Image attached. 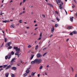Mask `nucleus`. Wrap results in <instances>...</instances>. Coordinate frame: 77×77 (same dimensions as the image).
Masks as SVG:
<instances>
[{
  "label": "nucleus",
  "instance_id": "obj_1",
  "mask_svg": "<svg viewBox=\"0 0 77 77\" xmlns=\"http://www.w3.org/2000/svg\"><path fill=\"white\" fill-rule=\"evenodd\" d=\"M35 60L36 63L38 64H39L42 62V60L41 59H35Z\"/></svg>",
  "mask_w": 77,
  "mask_h": 77
},
{
  "label": "nucleus",
  "instance_id": "obj_2",
  "mask_svg": "<svg viewBox=\"0 0 77 77\" xmlns=\"http://www.w3.org/2000/svg\"><path fill=\"white\" fill-rule=\"evenodd\" d=\"M11 57V54H8V56H6L5 57V59H7L8 58V59H9Z\"/></svg>",
  "mask_w": 77,
  "mask_h": 77
},
{
  "label": "nucleus",
  "instance_id": "obj_3",
  "mask_svg": "<svg viewBox=\"0 0 77 77\" xmlns=\"http://www.w3.org/2000/svg\"><path fill=\"white\" fill-rule=\"evenodd\" d=\"M11 44H12V42H9L6 44L5 47H8L9 46H10V45H11Z\"/></svg>",
  "mask_w": 77,
  "mask_h": 77
},
{
  "label": "nucleus",
  "instance_id": "obj_4",
  "mask_svg": "<svg viewBox=\"0 0 77 77\" xmlns=\"http://www.w3.org/2000/svg\"><path fill=\"white\" fill-rule=\"evenodd\" d=\"M14 48L15 50L16 51H20V49L18 48V47H14Z\"/></svg>",
  "mask_w": 77,
  "mask_h": 77
},
{
  "label": "nucleus",
  "instance_id": "obj_5",
  "mask_svg": "<svg viewBox=\"0 0 77 77\" xmlns=\"http://www.w3.org/2000/svg\"><path fill=\"white\" fill-rule=\"evenodd\" d=\"M58 2L57 0H56V2L58 5H60V2H61V0H58Z\"/></svg>",
  "mask_w": 77,
  "mask_h": 77
},
{
  "label": "nucleus",
  "instance_id": "obj_6",
  "mask_svg": "<svg viewBox=\"0 0 77 77\" xmlns=\"http://www.w3.org/2000/svg\"><path fill=\"white\" fill-rule=\"evenodd\" d=\"M37 57L39 58L41 57H42V55L41 54L38 53L37 54Z\"/></svg>",
  "mask_w": 77,
  "mask_h": 77
},
{
  "label": "nucleus",
  "instance_id": "obj_7",
  "mask_svg": "<svg viewBox=\"0 0 77 77\" xmlns=\"http://www.w3.org/2000/svg\"><path fill=\"white\" fill-rule=\"evenodd\" d=\"M29 69L30 68L27 69V70L26 71V72L27 74H29V73L30 72V70H29Z\"/></svg>",
  "mask_w": 77,
  "mask_h": 77
},
{
  "label": "nucleus",
  "instance_id": "obj_8",
  "mask_svg": "<svg viewBox=\"0 0 77 77\" xmlns=\"http://www.w3.org/2000/svg\"><path fill=\"white\" fill-rule=\"evenodd\" d=\"M11 68V65H9L5 69L6 70H7L8 69H9V68Z\"/></svg>",
  "mask_w": 77,
  "mask_h": 77
},
{
  "label": "nucleus",
  "instance_id": "obj_9",
  "mask_svg": "<svg viewBox=\"0 0 77 77\" xmlns=\"http://www.w3.org/2000/svg\"><path fill=\"white\" fill-rule=\"evenodd\" d=\"M74 17H70V20L71 22H73V19Z\"/></svg>",
  "mask_w": 77,
  "mask_h": 77
},
{
  "label": "nucleus",
  "instance_id": "obj_10",
  "mask_svg": "<svg viewBox=\"0 0 77 77\" xmlns=\"http://www.w3.org/2000/svg\"><path fill=\"white\" fill-rule=\"evenodd\" d=\"M51 31L52 33L54 32V27L51 28Z\"/></svg>",
  "mask_w": 77,
  "mask_h": 77
},
{
  "label": "nucleus",
  "instance_id": "obj_11",
  "mask_svg": "<svg viewBox=\"0 0 77 77\" xmlns=\"http://www.w3.org/2000/svg\"><path fill=\"white\" fill-rule=\"evenodd\" d=\"M59 8L60 9H63V7H62V5L61 4H60V6L59 7Z\"/></svg>",
  "mask_w": 77,
  "mask_h": 77
},
{
  "label": "nucleus",
  "instance_id": "obj_12",
  "mask_svg": "<svg viewBox=\"0 0 77 77\" xmlns=\"http://www.w3.org/2000/svg\"><path fill=\"white\" fill-rule=\"evenodd\" d=\"M12 69L13 70H16V69H17V68L14 66H13L12 67Z\"/></svg>",
  "mask_w": 77,
  "mask_h": 77
},
{
  "label": "nucleus",
  "instance_id": "obj_13",
  "mask_svg": "<svg viewBox=\"0 0 77 77\" xmlns=\"http://www.w3.org/2000/svg\"><path fill=\"white\" fill-rule=\"evenodd\" d=\"M36 63V61H35V60L34 61L31 62V63L32 64H34V63Z\"/></svg>",
  "mask_w": 77,
  "mask_h": 77
},
{
  "label": "nucleus",
  "instance_id": "obj_14",
  "mask_svg": "<svg viewBox=\"0 0 77 77\" xmlns=\"http://www.w3.org/2000/svg\"><path fill=\"white\" fill-rule=\"evenodd\" d=\"M15 59H16L15 58H13L11 60V62H15Z\"/></svg>",
  "mask_w": 77,
  "mask_h": 77
},
{
  "label": "nucleus",
  "instance_id": "obj_15",
  "mask_svg": "<svg viewBox=\"0 0 77 77\" xmlns=\"http://www.w3.org/2000/svg\"><path fill=\"white\" fill-rule=\"evenodd\" d=\"M20 53L19 52H17L15 54V55L16 56H17L19 55V53Z\"/></svg>",
  "mask_w": 77,
  "mask_h": 77
},
{
  "label": "nucleus",
  "instance_id": "obj_16",
  "mask_svg": "<svg viewBox=\"0 0 77 77\" xmlns=\"http://www.w3.org/2000/svg\"><path fill=\"white\" fill-rule=\"evenodd\" d=\"M8 22H9V20H5V21H2V23H8Z\"/></svg>",
  "mask_w": 77,
  "mask_h": 77
},
{
  "label": "nucleus",
  "instance_id": "obj_17",
  "mask_svg": "<svg viewBox=\"0 0 77 77\" xmlns=\"http://www.w3.org/2000/svg\"><path fill=\"white\" fill-rule=\"evenodd\" d=\"M72 33H73V34H77V32L76 31H73L72 32Z\"/></svg>",
  "mask_w": 77,
  "mask_h": 77
},
{
  "label": "nucleus",
  "instance_id": "obj_18",
  "mask_svg": "<svg viewBox=\"0 0 77 77\" xmlns=\"http://www.w3.org/2000/svg\"><path fill=\"white\" fill-rule=\"evenodd\" d=\"M9 75V73H6L5 74V76L6 77H8Z\"/></svg>",
  "mask_w": 77,
  "mask_h": 77
},
{
  "label": "nucleus",
  "instance_id": "obj_19",
  "mask_svg": "<svg viewBox=\"0 0 77 77\" xmlns=\"http://www.w3.org/2000/svg\"><path fill=\"white\" fill-rule=\"evenodd\" d=\"M31 75H32V77H33L35 75V73H34L33 72H32L31 73Z\"/></svg>",
  "mask_w": 77,
  "mask_h": 77
},
{
  "label": "nucleus",
  "instance_id": "obj_20",
  "mask_svg": "<svg viewBox=\"0 0 77 77\" xmlns=\"http://www.w3.org/2000/svg\"><path fill=\"white\" fill-rule=\"evenodd\" d=\"M72 26H69L68 28H67V29H72Z\"/></svg>",
  "mask_w": 77,
  "mask_h": 77
},
{
  "label": "nucleus",
  "instance_id": "obj_21",
  "mask_svg": "<svg viewBox=\"0 0 77 77\" xmlns=\"http://www.w3.org/2000/svg\"><path fill=\"white\" fill-rule=\"evenodd\" d=\"M47 4L49 6H50L51 7H52V8L53 7V5H51V4H50L49 3H47Z\"/></svg>",
  "mask_w": 77,
  "mask_h": 77
},
{
  "label": "nucleus",
  "instance_id": "obj_22",
  "mask_svg": "<svg viewBox=\"0 0 77 77\" xmlns=\"http://www.w3.org/2000/svg\"><path fill=\"white\" fill-rule=\"evenodd\" d=\"M10 54H11L12 55H14V52H13V51H11V53H10Z\"/></svg>",
  "mask_w": 77,
  "mask_h": 77
},
{
  "label": "nucleus",
  "instance_id": "obj_23",
  "mask_svg": "<svg viewBox=\"0 0 77 77\" xmlns=\"http://www.w3.org/2000/svg\"><path fill=\"white\" fill-rule=\"evenodd\" d=\"M34 55H33L32 56H31V57L30 58V60H32V59H33V57H34Z\"/></svg>",
  "mask_w": 77,
  "mask_h": 77
},
{
  "label": "nucleus",
  "instance_id": "obj_24",
  "mask_svg": "<svg viewBox=\"0 0 77 77\" xmlns=\"http://www.w3.org/2000/svg\"><path fill=\"white\" fill-rule=\"evenodd\" d=\"M58 24L57 23L55 24V27H58Z\"/></svg>",
  "mask_w": 77,
  "mask_h": 77
},
{
  "label": "nucleus",
  "instance_id": "obj_25",
  "mask_svg": "<svg viewBox=\"0 0 77 77\" xmlns=\"http://www.w3.org/2000/svg\"><path fill=\"white\" fill-rule=\"evenodd\" d=\"M42 68H43V66H40V67H39V69H42Z\"/></svg>",
  "mask_w": 77,
  "mask_h": 77
},
{
  "label": "nucleus",
  "instance_id": "obj_26",
  "mask_svg": "<svg viewBox=\"0 0 77 77\" xmlns=\"http://www.w3.org/2000/svg\"><path fill=\"white\" fill-rule=\"evenodd\" d=\"M38 45H37L35 47V50H36L38 49Z\"/></svg>",
  "mask_w": 77,
  "mask_h": 77
},
{
  "label": "nucleus",
  "instance_id": "obj_27",
  "mask_svg": "<svg viewBox=\"0 0 77 77\" xmlns=\"http://www.w3.org/2000/svg\"><path fill=\"white\" fill-rule=\"evenodd\" d=\"M8 66V65H3L4 68H6V66Z\"/></svg>",
  "mask_w": 77,
  "mask_h": 77
},
{
  "label": "nucleus",
  "instance_id": "obj_28",
  "mask_svg": "<svg viewBox=\"0 0 77 77\" xmlns=\"http://www.w3.org/2000/svg\"><path fill=\"white\" fill-rule=\"evenodd\" d=\"M14 27L15 26H14L13 25H11L10 26V27H11V28H14Z\"/></svg>",
  "mask_w": 77,
  "mask_h": 77
},
{
  "label": "nucleus",
  "instance_id": "obj_29",
  "mask_svg": "<svg viewBox=\"0 0 77 77\" xmlns=\"http://www.w3.org/2000/svg\"><path fill=\"white\" fill-rule=\"evenodd\" d=\"M24 76H26V75H27V73H25L23 75Z\"/></svg>",
  "mask_w": 77,
  "mask_h": 77
},
{
  "label": "nucleus",
  "instance_id": "obj_30",
  "mask_svg": "<svg viewBox=\"0 0 77 77\" xmlns=\"http://www.w3.org/2000/svg\"><path fill=\"white\" fill-rule=\"evenodd\" d=\"M31 47L32 46L31 45H29L28 46V48H30V47Z\"/></svg>",
  "mask_w": 77,
  "mask_h": 77
},
{
  "label": "nucleus",
  "instance_id": "obj_31",
  "mask_svg": "<svg viewBox=\"0 0 77 77\" xmlns=\"http://www.w3.org/2000/svg\"><path fill=\"white\" fill-rule=\"evenodd\" d=\"M12 48V46H10V47H9L8 48V49H11Z\"/></svg>",
  "mask_w": 77,
  "mask_h": 77
},
{
  "label": "nucleus",
  "instance_id": "obj_32",
  "mask_svg": "<svg viewBox=\"0 0 77 77\" xmlns=\"http://www.w3.org/2000/svg\"><path fill=\"white\" fill-rule=\"evenodd\" d=\"M15 77V75L14 74H12L11 75V77Z\"/></svg>",
  "mask_w": 77,
  "mask_h": 77
},
{
  "label": "nucleus",
  "instance_id": "obj_33",
  "mask_svg": "<svg viewBox=\"0 0 77 77\" xmlns=\"http://www.w3.org/2000/svg\"><path fill=\"white\" fill-rule=\"evenodd\" d=\"M13 63H14L13 61H11V62L10 63L11 65H13Z\"/></svg>",
  "mask_w": 77,
  "mask_h": 77
},
{
  "label": "nucleus",
  "instance_id": "obj_34",
  "mask_svg": "<svg viewBox=\"0 0 77 77\" xmlns=\"http://www.w3.org/2000/svg\"><path fill=\"white\" fill-rule=\"evenodd\" d=\"M7 42V38H5V42Z\"/></svg>",
  "mask_w": 77,
  "mask_h": 77
},
{
  "label": "nucleus",
  "instance_id": "obj_35",
  "mask_svg": "<svg viewBox=\"0 0 77 77\" xmlns=\"http://www.w3.org/2000/svg\"><path fill=\"white\" fill-rule=\"evenodd\" d=\"M57 20L58 21H59V20H60V19L58 18L57 17Z\"/></svg>",
  "mask_w": 77,
  "mask_h": 77
},
{
  "label": "nucleus",
  "instance_id": "obj_36",
  "mask_svg": "<svg viewBox=\"0 0 77 77\" xmlns=\"http://www.w3.org/2000/svg\"><path fill=\"white\" fill-rule=\"evenodd\" d=\"M70 35H71V36H72L73 35V34L72 32H71L70 34Z\"/></svg>",
  "mask_w": 77,
  "mask_h": 77
},
{
  "label": "nucleus",
  "instance_id": "obj_37",
  "mask_svg": "<svg viewBox=\"0 0 77 77\" xmlns=\"http://www.w3.org/2000/svg\"><path fill=\"white\" fill-rule=\"evenodd\" d=\"M47 48H44L43 50V51H45V50H46Z\"/></svg>",
  "mask_w": 77,
  "mask_h": 77
},
{
  "label": "nucleus",
  "instance_id": "obj_38",
  "mask_svg": "<svg viewBox=\"0 0 77 77\" xmlns=\"http://www.w3.org/2000/svg\"><path fill=\"white\" fill-rule=\"evenodd\" d=\"M42 17L43 18H45V15H42Z\"/></svg>",
  "mask_w": 77,
  "mask_h": 77
},
{
  "label": "nucleus",
  "instance_id": "obj_39",
  "mask_svg": "<svg viewBox=\"0 0 77 77\" xmlns=\"http://www.w3.org/2000/svg\"><path fill=\"white\" fill-rule=\"evenodd\" d=\"M47 54L46 53H45L43 55V56H45V54Z\"/></svg>",
  "mask_w": 77,
  "mask_h": 77
},
{
  "label": "nucleus",
  "instance_id": "obj_40",
  "mask_svg": "<svg viewBox=\"0 0 77 77\" xmlns=\"http://www.w3.org/2000/svg\"><path fill=\"white\" fill-rule=\"evenodd\" d=\"M71 69L72 72H73V71H74V69H73V68H72V67H71Z\"/></svg>",
  "mask_w": 77,
  "mask_h": 77
},
{
  "label": "nucleus",
  "instance_id": "obj_41",
  "mask_svg": "<svg viewBox=\"0 0 77 77\" xmlns=\"http://www.w3.org/2000/svg\"><path fill=\"white\" fill-rule=\"evenodd\" d=\"M52 36H53V35L52 34L50 36V38H51Z\"/></svg>",
  "mask_w": 77,
  "mask_h": 77
},
{
  "label": "nucleus",
  "instance_id": "obj_42",
  "mask_svg": "<svg viewBox=\"0 0 77 77\" xmlns=\"http://www.w3.org/2000/svg\"><path fill=\"white\" fill-rule=\"evenodd\" d=\"M40 39H41V37H40V38H39L38 39V40H40Z\"/></svg>",
  "mask_w": 77,
  "mask_h": 77
},
{
  "label": "nucleus",
  "instance_id": "obj_43",
  "mask_svg": "<svg viewBox=\"0 0 77 77\" xmlns=\"http://www.w3.org/2000/svg\"><path fill=\"white\" fill-rule=\"evenodd\" d=\"M74 7H75V6H74V4H73V6H72V8H74Z\"/></svg>",
  "mask_w": 77,
  "mask_h": 77
},
{
  "label": "nucleus",
  "instance_id": "obj_44",
  "mask_svg": "<svg viewBox=\"0 0 77 77\" xmlns=\"http://www.w3.org/2000/svg\"><path fill=\"white\" fill-rule=\"evenodd\" d=\"M26 0H23V3H24V2H26Z\"/></svg>",
  "mask_w": 77,
  "mask_h": 77
},
{
  "label": "nucleus",
  "instance_id": "obj_45",
  "mask_svg": "<svg viewBox=\"0 0 77 77\" xmlns=\"http://www.w3.org/2000/svg\"><path fill=\"white\" fill-rule=\"evenodd\" d=\"M41 36H42V32H41L40 35V37H41Z\"/></svg>",
  "mask_w": 77,
  "mask_h": 77
},
{
  "label": "nucleus",
  "instance_id": "obj_46",
  "mask_svg": "<svg viewBox=\"0 0 77 77\" xmlns=\"http://www.w3.org/2000/svg\"><path fill=\"white\" fill-rule=\"evenodd\" d=\"M30 8H33V6L32 5V6H30Z\"/></svg>",
  "mask_w": 77,
  "mask_h": 77
},
{
  "label": "nucleus",
  "instance_id": "obj_47",
  "mask_svg": "<svg viewBox=\"0 0 77 77\" xmlns=\"http://www.w3.org/2000/svg\"><path fill=\"white\" fill-rule=\"evenodd\" d=\"M65 11L66 13V15H67L68 14V13H67V12L66 11V10H65Z\"/></svg>",
  "mask_w": 77,
  "mask_h": 77
},
{
  "label": "nucleus",
  "instance_id": "obj_48",
  "mask_svg": "<svg viewBox=\"0 0 77 77\" xmlns=\"http://www.w3.org/2000/svg\"><path fill=\"white\" fill-rule=\"evenodd\" d=\"M2 70H3V69H0V71H2Z\"/></svg>",
  "mask_w": 77,
  "mask_h": 77
},
{
  "label": "nucleus",
  "instance_id": "obj_49",
  "mask_svg": "<svg viewBox=\"0 0 77 77\" xmlns=\"http://www.w3.org/2000/svg\"><path fill=\"white\" fill-rule=\"evenodd\" d=\"M25 12H26V11H23V14H24V13H25Z\"/></svg>",
  "mask_w": 77,
  "mask_h": 77
},
{
  "label": "nucleus",
  "instance_id": "obj_50",
  "mask_svg": "<svg viewBox=\"0 0 77 77\" xmlns=\"http://www.w3.org/2000/svg\"><path fill=\"white\" fill-rule=\"evenodd\" d=\"M21 21H22V20H20L19 21V22H21Z\"/></svg>",
  "mask_w": 77,
  "mask_h": 77
},
{
  "label": "nucleus",
  "instance_id": "obj_51",
  "mask_svg": "<svg viewBox=\"0 0 77 77\" xmlns=\"http://www.w3.org/2000/svg\"><path fill=\"white\" fill-rule=\"evenodd\" d=\"M69 41V38H68L66 40V41Z\"/></svg>",
  "mask_w": 77,
  "mask_h": 77
},
{
  "label": "nucleus",
  "instance_id": "obj_52",
  "mask_svg": "<svg viewBox=\"0 0 77 77\" xmlns=\"http://www.w3.org/2000/svg\"><path fill=\"white\" fill-rule=\"evenodd\" d=\"M3 66H0V68H2Z\"/></svg>",
  "mask_w": 77,
  "mask_h": 77
},
{
  "label": "nucleus",
  "instance_id": "obj_53",
  "mask_svg": "<svg viewBox=\"0 0 77 77\" xmlns=\"http://www.w3.org/2000/svg\"><path fill=\"white\" fill-rule=\"evenodd\" d=\"M23 2H20V5H21L22 3Z\"/></svg>",
  "mask_w": 77,
  "mask_h": 77
},
{
  "label": "nucleus",
  "instance_id": "obj_54",
  "mask_svg": "<svg viewBox=\"0 0 77 77\" xmlns=\"http://www.w3.org/2000/svg\"><path fill=\"white\" fill-rule=\"evenodd\" d=\"M12 0H11L10 2V3H12Z\"/></svg>",
  "mask_w": 77,
  "mask_h": 77
},
{
  "label": "nucleus",
  "instance_id": "obj_55",
  "mask_svg": "<svg viewBox=\"0 0 77 77\" xmlns=\"http://www.w3.org/2000/svg\"><path fill=\"white\" fill-rule=\"evenodd\" d=\"M22 14H23V13H21L20 14V15H22Z\"/></svg>",
  "mask_w": 77,
  "mask_h": 77
},
{
  "label": "nucleus",
  "instance_id": "obj_56",
  "mask_svg": "<svg viewBox=\"0 0 77 77\" xmlns=\"http://www.w3.org/2000/svg\"><path fill=\"white\" fill-rule=\"evenodd\" d=\"M2 32L3 33H4V34L5 35V32H4V31H2Z\"/></svg>",
  "mask_w": 77,
  "mask_h": 77
},
{
  "label": "nucleus",
  "instance_id": "obj_57",
  "mask_svg": "<svg viewBox=\"0 0 77 77\" xmlns=\"http://www.w3.org/2000/svg\"><path fill=\"white\" fill-rule=\"evenodd\" d=\"M62 33H66V32H65V31H63V32H62Z\"/></svg>",
  "mask_w": 77,
  "mask_h": 77
},
{
  "label": "nucleus",
  "instance_id": "obj_58",
  "mask_svg": "<svg viewBox=\"0 0 77 77\" xmlns=\"http://www.w3.org/2000/svg\"><path fill=\"white\" fill-rule=\"evenodd\" d=\"M20 54H20L19 55H17L18 56L17 57H19V56H20Z\"/></svg>",
  "mask_w": 77,
  "mask_h": 77
},
{
  "label": "nucleus",
  "instance_id": "obj_59",
  "mask_svg": "<svg viewBox=\"0 0 77 77\" xmlns=\"http://www.w3.org/2000/svg\"><path fill=\"white\" fill-rule=\"evenodd\" d=\"M11 9H12V11H14V8H12Z\"/></svg>",
  "mask_w": 77,
  "mask_h": 77
},
{
  "label": "nucleus",
  "instance_id": "obj_60",
  "mask_svg": "<svg viewBox=\"0 0 77 77\" xmlns=\"http://www.w3.org/2000/svg\"><path fill=\"white\" fill-rule=\"evenodd\" d=\"M26 29H29V26H28L26 27Z\"/></svg>",
  "mask_w": 77,
  "mask_h": 77
},
{
  "label": "nucleus",
  "instance_id": "obj_61",
  "mask_svg": "<svg viewBox=\"0 0 77 77\" xmlns=\"http://www.w3.org/2000/svg\"><path fill=\"white\" fill-rule=\"evenodd\" d=\"M3 2H4V0H3L2 1V3H3Z\"/></svg>",
  "mask_w": 77,
  "mask_h": 77
},
{
  "label": "nucleus",
  "instance_id": "obj_62",
  "mask_svg": "<svg viewBox=\"0 0 77 77\" xmlns=\"http://www.w3.org/2000/svg\"><path fill=\"white\" fill-rule=\"evenodd\" d=\"M40 75H39V74H38V77H39Z\"/></svg>",
  "mask_w": 77,
  "mask_h": 77
},
{
  "label": "nucleus",
  "instance_id": "obj_63",
  "mask_svg": "<svg viewBox=\"0 0 77 77\" xmlns=\"http://www.w3.org/2000/svg\"><path fill=\"white\" fill-rule=\"evenodd\" d=\"M38 29V28H36L35 29V30H36V29Z\"/></svg>",
  "mask_w": 77,
  "mask_h": 77
},
{
  "label": "nucleus",
  "instance_id": "obj_64",
  "mask_svg": "<svg viewBox=\"0 0 77 77\" xmlns=\"http://www.w3.org/2000/svg\"><path fill=\"white\" fill-rule=\"evenodd\" d=\"M28 77H32V76H31V75H29Z\"/></svg>",
  "mask_w": 77,
  "mask_h": 77
}]
</instances>
